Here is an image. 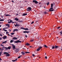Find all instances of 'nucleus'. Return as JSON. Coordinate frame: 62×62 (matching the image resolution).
Wrapping results in <instances>:
<instances>
[{
    "label": "nucleus",
    "mask_w": 62,
    "mask_h": 62,
    "mask_svg": "<svg viewBox=\"0 0 62 62\" xmlns=\"http://www.w3.org/2000/svg\"><path fill=\"white\" fill-rule=\"evenodd\" d=\"M22 61H24V60H23Z\"/></svg>",
    "instance_id": "obj_63"
},
{
    "label": "nucleus",
    "mask_w": 62,
    "mask_h": 62,
    "mask_svg": "<svg viewBox=\"0 0 62 62\" xmlns=\"http://www.w3.org/2000/svg\"><path fill=\"white\" fill-rule=\"evenodd\" d=\"M2 54V52H1L0 53V55H1V54Z\"/></svg>",
    "instance_id": "obj_45"
},
{
    "label": "nucleus",
    "mask_w": 62,
    "mask_h": 62,
    "mask_svg": "<svg viewBox=\"0 0 62 62\" xmlns=\"http://www.w3.org/2000/svg\"><path fill=\"white\" fill-rule=\"evenodd\" d=\"M40 50V49L39 48H38L37 49V51H39Z\"/></svg>",
    "instance_id": "obj_22"
},
{
    "label": "nucleus",
    "mask_w": 62,
    "mask_h": 62,
    "mask_svg": "<svg viewBox=\"0 0 62 62\" xmlns=\"http://www.w3.org/2000/svg\"><path fill=\"white\" fill-rule=\"evenodd\" d=\"M60 33H61V34H62V31H61L60 32Z\"/></svg>",
    "instance_id": "obj_42"
},
{
    "label": "nucleus",
    "mask_w": 62,
    "mask_h": 62,
    "mask_svg": "<svg viewBox=\"0 0 62 62\" xmlns=\"http://www.w3.org/2000/svg\"><path fill=\"white\" fill-rule=\"evenodd\" d=\"M40 4V3H39V4Z\"/></svg>",
    "instance_id": "obj_59"
},
{
    "label": "nucleus",
    "mask_w": 62,
    "mask_h": 62,
    "mask_svg": "<svg viewBox=\"0 0 62 62\" xmlns=\"http://www.w3.org/2000/svg\"><path fill=\"white\" fill-rule=\"evenodd\" d=\"M45 58L46 59H47V57L46 56L45 57Z\"/></svg>",
    "instance_id": "obj_38"
},
{
    "label": "nucleus",
    "mask_w": 62,
    "mask_h": 62,
    "mask_svg": "<svg viewBox=\"0 0 62 62\" xmlns=\"http://www.w3.org/2000/svg\"><path fill=\"white\" fill-rule=\"evenodd\" d=\"M28 30V29L27 28H24V30Z\"/></svg>",
    "instance_id": "obj_26"
},
{
    "label": "nucleus",
    "mask_w": 62,
    "mask_h": 62,
    "mask_svg": "<svg viewBox=\"0 0 62 62\" xmlns=\"http://www.w3.org/2000/svg\"><path fill=\"white\" fill-rule=\"evenodd\" d=\"M27 15V14H23V16H25V15Z\"/></svg>",
    "instance_id": "obj_21"
},
{
    "label": "nucleus",
    "mask_w": 62,
    "mask_h": 62,
    "mask_svg": "<svg viewBox=\"0 0 62 62\" xmlns=\"http://www.w3.org/2000/svg\"><path fill=\"white\" fill-rule=\"evenodd\" d=\"M1 46H3V45H1Z\"/></svg>",
    "instance_id": "obj_48"
},
{
    "label": "nucleus",
    "mask_w": 62,
    "mask_h": 62,
    "mask_svg": "<svg viewBox=\"0 0 62 62\" xmlns=\"http://www.w3.org/2000/svg\"><path fill=\"white\" fill-rule=\"evenodd\" d=\"M18 60V59H16L15 60H12V61L13 62H15V61H17Z\"/></svg>",
    "instance_id": "obj_14"
},
{
    "label": "nucleus",
    "mask_w": 62,
    "mask_h": 62,
    "mask_svg": "<svg viewBox=\"0 0 62 62\" xmlns=\"http://www.w3.org/2000/svg\"><path fill=\"white\" fill-rule=\"evenodd\" d=\"M27 10L28 11H30V10H31V7H28L27 8Z\"/></svg>",
    "instance_id": "obj_5"
},
{
    "label": "nucleus",
    "mask_w": 62,
    "mask_h": 62,
    "mask_svg": "<svg viewBox=\"0 0 62 62\" xmlns=\"http://www.w3.org/2000/svg\"><path fill=\"white\" fill-rule=\"evenodd\" d=\"M34 22H32L31 23V24H33V23H34Z\"/></svg>",
    "instance_id": "obj_46"
},
{
    "label": "nucleus",
    "mask_w": 62,
    "mask_h": 62,
    "mask_svg": "<svg viewBox=\"0 0 62 62\" xmlns=\"http://www.w3.org/2000/svg\"><path fill=\"white\" fill-rule=\"evenodd\" d=\"M26 45H27V46H28V45L29 46V45H30V44L28 43L26 44Z\"/></svg>",
    "instance_id": "obj_27"
},
{
    "label": "nucleus",
    "mask_w": 62,
    "mask_h": 62,
    "mask_svg": "<svg viewBox=\"0 0 62 62\" xmlns=\"http://www.w3.org/2000/svg\"><path fill=\"white\" fill-rule=\"evenodd\" d=\"M19 15V14H17L16 15L17 16V15Z\"/></svg>",
    "instance_id": "obj_49"
},
{
    "label": "nucleus",
    "mask_w": 62,
    "mask_h": 62,
    "mask_svg": "<svg viewBox=\"0 0 62 62\" xmlns=\"http://www.w3.org/2000/svg\"><path fill=\"white\" fill-rule=\"evenodd\" d=\"M15 20H16V21H18V20H19V19L17 18H15Z\"/></svg>",
    "instance_id": "obj_15"
},
{
    "label": "nucleus",
    "mask_w": 62,
    "mask_h": 62,
    "mask_svg": "<svg viewBox=\"0 0 62 62\" xmlns=\"http://www.w3.org/2000/svg\"><path fill=\"white\" fill-rule=\"evenodd\" d=\"M44 46L45 47H46V48H48V46H47L46 45H44Z\"/></svg>",
    "instance_id": "obj_25"
},
{
    "label": "nucleus",
    "mask_w": 62,
    "mask_h": 62,
    "mask_svg": "<svg viewBox=\"0 0 62 62\" xmlns=\"http://www.w3.org/2000/svg\"><path fill=\"white\" fill-rule=\"evenodd\" d=\"M0 60H2V59L1 58H0Z\"/></svg>",
    "instance_id": "obj_50"
},
{
    "label": "nucleus",
    "mask_w": 62,
    "mask_h": 62,
    "mask_svg": "<svg viewBox=\"0 0 62 62\" xmlns=\"http://www.w3.org/2000/svg\"><path fill=\"white\" fill-rule=\"evenodd\" d=\"M0 30H1V29H0Z\"/></svg>",
    "instance_id": "obj_58"
},
{
    "label": "nucleus",
    "mask_w": 62,
    "mask_h": 62,
    "mask_svg": "<svg viewBox=\"0 0 62 62\" xmlns=\"http://www.w3.org/2000/svg\"><path fill=\"white\" fill-rule=\"evenodd\" d=\"M1 21H4V20L1 19V20H0V22Z\"/></svg>",
    "instance_id": "obj_30"
},
{
    "label": "nucleus",
    "mask_w": 62,
    "mask_h": 62,
    "mask_svg": "<svg viewBox=\"0 0 62 62\" xmlns=\"http://www.w3.org/2000/svg\"><path fill=\"white\" fill-rule=\"evenodd\" d=\"M8 33H9L8 32H6V34H8Z\"/></svg>",
    "instance_id": "obj_39"
},
{
    "label": "nucleus",
    "mask_w": 62,
    "mask_h": 62,
    "mask_svg": "<svg viewBox=\"0 0 62 62\" xmlns=\"http://www.w3.org/2000/svg\"><path fill=\"white\" fill-rule=\"evenodd\" d=\"M24 33H28L29 32L27 31H25L23 32Z\"/></svg>",
    "instance_id": "obj_9"
},
{
    "label": "nucleus",
    "mask_w": 62,
    "mask_h": 62,
    "mask_svg": "<svg viewBox=\"0 0 62 62\" xmlns=\"http://www.w3.org/2000/svg\"><path fill=\"white\" fill-rule=\"evenodd\" d=\"M60 23H61V22H60Z\"/></svg>",
    "instance_id": "obj_60"
},
{
    "label": "nucleus",
    "mask_w": 62,
    "mask_h": 62,
    "mask_svg": "<svg viewBox=\"0 0 62 62\" xmlns=\"http://www.w3.org/2000/svg\"><path fill=\"white\" fill-rule=\"evenodd\" d=\"M53 4H51V8H53Z\"/></svg>",
    "instance_id": "obj_24"
},
{
    "label": "nucleus",
    "mask_w": 62,
    "mask_h": 62,
    "mask_svg": "<svg viewBox=\"0 0 62 62\" xmlns=\"http://www.w3.org/2000/svg\"><path fill=\"white\" fill-rule=\"evenodd\" d=\"M18 39V38H16V37H14L13 38V39H14V40H15V39Z\"/></svg>",
    "instance_id": "obj_16"
},
{
    "label": "nucleus",
    "mask_w": 62,
    "mask_h": 62,
    "mask_svg": "<svg viewBox=\"0 0 62 62\" xmlns=\"http://www.w3.org/2000/svg\"><path fill=\"white\" fill-rule=\"evenodd\" d=\"M60 28V27H58L57 28L59 29V28Z\"/></svg>",
    "instance_id": "obj_54"
},
{
    "label": "nucleus",
    "mask_w": 62,
    "mask_h": 62,
    "mask_svg": "<svg viewBox=\"0 0 62 62\" xmlns=\"http://www.w3.org/2000/svg\"><path fill=\"white\" fill-rule=\"evenodd\" d=\"M4 48H5V49H6V50H8V48L7 47H4Z\"/></svg>",
    "instance_id": "obj_33"
},
{
    "label": "nucleus",
    "mask_w": 62,
    "mask_h": 62,
    "mask_svg": "<svg viewBox=\"0 0 62 62\" xmlns=\"http://www.w3.org/2000/svg\"><path fill=\"white\" fill-rule=\"evenodd\" d=\"M1 18H0V20H1Z\"/></svg>",
    "instance_id": "obj_62"
},
{
    "label": "nucleus",
    "mask_w": 62,
    "mask_h": 62,
    "mask_svg": "<svg viewBox=\"0 0 62 62\" xmlns=\"http://www.w3.org/2000/svg\"><path fill=\"white\" fill-rule=\"evenodd\" d=\"M39 48L40 49H41V48H42V47H41V46H40V47H39Z\"/></svg>",
    "instance_id": "obj_35"
},
{
    "label": "nucleus",
    "mask_w": 62,
    "mask_h": 62,
    "mask_svg": "<svg viewBox=\"0 0 62 62\" xmlns=\"http://www.w3.org/2000/svg\"><path fill=\"white\" fill-rule=\"evenodd\" d=\"M18 58H21V56H19L18 57Z\"/></svg>",
    "instance_id": "obj_41"
},
{
    "label": "nucleus",
    "mask_w": 62,
    "mask_h": 62,
    "mask_svg": "<svg viewBox=\"0 0 62 62\" xmlns=\"http://www.w3.org/2000/svg\"><path fill=\"white\" fill-rule=\"evenodd\" d=\"M3 39H7V36H5L3 37Z\"/></svg>",
    "instance_id": "obj_13"
},
{
    "label": "nucleus",
    "mask_w": 62,
    "mask_h": 62,
    "mask_svg": "<svg viewBox=\"0 0 62 62\" xmlns=\"http://www.w3.org/2000/svg\"><path fill=\"white\" fill-rule=\"evenodd\" d=\"M2 39L1 38H0V39Z\"/></svg>",
    "instance_id": "obj_52"
},
{
    "label": "nucleus",
    "mask_w": 62,
    "mask_h": 62,
    "mask_svg": "<svg viewBox=\"0 0 62 62\" xmlns=\"http://www.w3.org/2000/svg\"><path fill=\"white\" fill-rule=\"evenodd\" d=\"M12 47L13 48V50H15V49H16V47H15V45H14L12 44Z\"/></svg>",
    "instance_id": "obj_2"
},
{
    "label": "nucleus",
    "mask_w": 62,
    "mask_h": 62,
    "mask_svg": "<svg viewBox=\"0 0 62 62\" xmlns=\"http://www.w3.org/2000/svg\"><path fill=\"white\" fill-rule=\"evenodd\" d=\"M11 22H12V21L10 20L9 21V22H8V23H10Z\"/></svg>",
    "instance_id": "obj_18"
},
{
    "label": "nucleus",
    "mask_w": 62,
    "mask_h": 62,
    "mask_svg": "<svg viewBox=\"0 0 62 62\" xmlns=\"http://www.w3.org/2000/svg\"><path fill=\"white\" fill-rule=\"evenodd\" d=\"M6 26H8V27H9V26L10 25H9V24H6Z\"/></svg>",
    "instance_id": "obj_10"
},
{
    "label": "nucleus",
    "mask_w": 62,
    "mask_h": 62,
    "mask_svg": "<svg viewBox=\"0 0 62 62\" xmlns=\"http://www.w3.org/2000/svg\"><path fill=\"white\" fill-rule=\"evenodd\" d=\"M32 56H35V55H34V54H33Z\"/></svg>",
    "instance_id": "obj_40"
},
{
    "label": "nucleus",
    "mask_w": 62,
    "mask_h": 62,
    "mask_svg": "<svg viewBox=\"0 0 62 62\" xmlns=\"http://www.w3.org/2000/svg\"><path fill=\"white\" fill-rule=\"evenodd\" d=\"M10 16V15H6V16Z\"/></svg>",
    "instance_id": "obj_29"
},
{
    "label": "nucleus",
    "mask_w": 62,
    "mask_h": 62,
    "mask_svg": "<svg viewBox=\"0 0 62 62\" xmlns=\"http://www.w3.org/2000/svg\"><path fill=\"white\" fill-rule=\"evenodd\" d=\"M14 33H11V35H14Z\"/></svg>",
    "instance_id": "obj_31"
},
{
    "label": "nucleus",
    "mask_w": 62,
    "mask_h": 62,
    "mask_svg": "<svg viewBox=\"0 0 62 62\" xmlns=\"http://www.w3.org/2000/svg\"><path fill=\"white\" fill-rule=\"evenodd\" d=\"M32 2H34L35 4H38V2L36 0H33Z\"/></svg>",
    "instance_id": "obj_7"
},
{
    "label": "nucleus",
    "mask_w": 62,
    "mask_h": 62,
    "mask_svg": "<svg viewBox=\"0 0 62 62\" xmlns=\"http://www.w3.org/2000/svg\"><path fill=\"white\" fill-rule=\"evenodd\" d=\"M10 42V43H12V42H13V40H11Z\"/></svg>",
    "instance_id": "obj_19"
},
{
    "label": "nucleus",
    "mask_w": 62,
    "mask_h": 62,
    "mask_svg": "<svg viewBox=\"0 0 62 62\" xmlns=\"http://www.w3.org/2000/svg\"><path fill=\"white\" fill-rule=\"evenodd\" d=\"M49 10V11H53L54 10V9H53V8H50Z\"/></svg>",
    "instance_id": "obj_4"
},
{
    "label": "nucleus",
    "mask_w": 62,
    "mask_h": 62,
    "mask_svg": "<svg viewBox=\"0 0 62 62\" xmlns=\"http://www.w3.org/2000/svg\"><path fill=\"white\" fill-rule=\"evenodd\" d=\"M47 5H49V2H48L47 3Z\"/></svg>",
    "instance_id": "obj_34"
},
{
    "label": "nucleus",
    "mask_w": 62,
    "mask_h": 62,
    "mask_svg": "<svg viewBox=\"0 0 62 62\" xmlns=\"http://www.w3.org/2000/svg\"><path fill=\"white\" fill-rule=\"evenodd\" d=\"M47 12H44V14H46Z\"/></svg>",
    "instance_id": "obj_47"
},
{
    "label": "nucleus",
    "mask_w": 62,
    "mask_h": 62,
    "mask_svg": "<svg viewBox=\"0 0 62 62\" xmlns=\"http://www.w3.org/2000/svg\"><path fill=\"white\" fill-rule=\"evenodd\" d=\"M3 35L1 34H0V36H1L2 37Z\"/></svg>",
    "instance_id": "obj_44"
},
{
    "label": "nucleus",
    "mask_w": 62,
    "mask_h": 62,
    "mask_svg": "<svg viewBox=\"0 0 62 62\" xmlns=\"http://www.w3.org/2000/svg\"><path fill=\"white\" fill-rule=\"evenodd\" d=\"M46 53H45V55H46Z\"/></svg>",
    "instance_id": "obj_61"
},
{
    "label": "nucleus",
    "mask_w": 62,
    "mask_h": 62,
    "mask_svg": "<svg viewBox=\"0 0 62 62\" xmlns=\"http://www.w3.org/2000/svg\"><path fill=\"white\" fill-rule=\"evenodd\" d=\"M25 37H26V38H27V35H25Z\"/></svg>",
    "instance_id": "obj_53"
},
{
    "label": "nucleus",
    "mask_w": 62,
    "mask_h": 62,
    "mask_svg": "<svg viewBox=\"0 0 62 62\" xmlns=\"http://www.w3.org/2000/svg\"><path fill=\"white\" fill-rule=\"evenodd\" d=\"M8 27H5L3 29V31H4L5 32H7V30H5L6 29H8Z\"/></svg>",
    "instance_id": "obj_3"
},
{
    "label": "nucleus",
    "mask_w": 62,
    "mask_h": 62,
    "mask_svg": "<svg viewBox=\"0 0 62 62\" xmlns=\"http://www.w3.org/2000/svg\"><path fill=\"white\" fill-rule=\"evenodd\" d=\"M33 41H34V40H31V42H33Z\"/></svg>",
    "instance_id": "obj_43"
},
{
    "label": "nucleus",
    "mask_w": 62,
    "mask_h": 62,
    "mask_svg": "<svg viewBox=\"0 0 62 62\" xmlns=\"http://www.w3.org/2000/svg\"><path fill=\"white\" fill-rule=\"evenodd\" d=\"M57 47H58V46H56L55 47V48L56 49L57 48Z\"/></svg>",
    "instance_id": "obj_32"
},
{
    "label": "nucleus",
    "mask_w": 62,
    "mask_h": 62,
    "mask_svg": "<svg viewBox=\"0 0 62 62\" xmlns=\"http://www.w3.org/2000/svg\"><path fill=\"white\" fill-rule=\"evenodd\" d=\"M11 46H9L8 47V49L10 50V48H11Z\"/></svg>",
    "instance_id": "obj_23"
},
{
    "label": "nucleus",
    "mask_w": 62,
    "mask_h": 62,
    "mask_svg": "<svg viewBox=\"0 0 62 62\" xmlns=\"http://www.w3.org/2000/svg\"><path fill=\"white\" fill-rule=\"evenodd\" d=\"M1 27V25H0V27Z\"/></svg>",
    "instance_id": "obj_56"
},
{
    "label": "nucleus",
    "mask_w": 62,
    "mask_h": 62,
    "mask_svg": "<svg viewBox=\"0 0 62 62\" xmlns=\"http://www.w3.org/2000/svg\"><path fill=\"white\" fill-rule=\"evenodd\" d=\"M7 42V41H5L4 42H3L2 43L4 44V43H6Z\"/></svg>",
    "instance_id": "obj_17"
},
{
    "label": "nucleus",
    "mask_w": 62,
    "mask_h": 62,
    "mask_svg": "<svg viewBox=\"0 0 62 62\" xmlns=\"http://www.w3.org/2000/svg\"><path fill=\"white\" fill-rule=\"evenodd\" d=\"M21 29H23L24 30V28H23V27H21Z\"/></svg>",
    "instance_id": "obj_37"
},
{
    "label": "nucleus",
    "mask_w": 62,
    "mask_h": 62,
    "mask_svg": "<svg viewBox=\"0 0 62 62\" xmlns=\"http://www.w3.org/2000/svg\"><path fill=\"white\" fill-rule=\"evenodd\" d=\"M16 43H18V42H21V41L19 40H18L16 41H15Z\"/></svg>",
    "instance_id": "obj_8"
},
{
    "label": "nucleus",
    "mask_w": 62,
    "mask_h": 62,
    "mask_svg": "<svg viewBox=\"0 0 62 62\" xmlns=\"http://www.w3.org/2000/svg\"><path fill=\"white\" fill-rule=\"evenodd\" d=\"M54 46H53L52 48V49H54Z\"/></svg>",
    "instance_id": "obj_36"
},
{
    "label": "nucleus",
    "mask_w": 62,
    "mask_h": 62,
    "mask_svg": "<svg viewBox=\"0 0 62 62\" xmlns=\"http://www.w3.org/2000/svg\"><path fill=\"white\" fill-rule=\"evenodd\" d=\"M19 51V49L16 48V50H15V52H18Z\"/></svg>",
    "instance_id": "obj_6"
},
{
    "label": "nucleus",
    "mask_w": 62,
    "mask_h": 62,
    "mask_svg": "<svg viewBox=\"0 0 62 62\" xmlns=\"http://www.w3.org/2000/svg\"><path fill=\"white\" fill-rule=\"evenodd\" d=\"M21 54H22L23 55H24V54H25V53L23 52H22Z\"/></svg>",
    "instance_id": "obj_20"
},
{
    "label": "nucleus",
    "mask_w": 62,
    "mask_h": 62,
    "mask_svg": "<svg viewBox=\"0 0 62 62\" xmlns=\"http://www.w3.org/2000/svg\"><path fill=\"white\" fill-rule=\"evenodd\" d=\"M12 2H13H13H14V1H12Z\"/></svg>",
    "instance_id": "obj_55"
},
{
    "label": "nucleus",
    "mask_w": 62,
    "mask_h": 62,
    "mask_svg": "<svg viewBox=\"0 0 62 62\" xmlns=\"http://www.w3.org/2000/svg\"><path fill=\"white\" fill-rule=\"evenodd\" d=\"M4 15V16H6V14H5Z\"/></svg>",
    "instance_id": "obj_51"
},
{
    "label": "nucleus",
    "mask_w": 62,
    "mask_h": 62,
    "mask_svg": "<svg viewBox=\"0 0 62 62\" xmlns=\"http://www.w3.org/2000/svg\"><path fill=\"white\" fill-rule=\"evenodd\" d=\"M25 53H26V54H29L30 53L29 52H25Z\"/></svg>",
    "instance_id": "obj_28"
},
{
    "label": "nucleus",
    "mask_w": 62,
    "mask_h": 62,
    "mask_svg": "<svg viewBox=\"0 0 62 62\" xmlns=\"http://www.w3.org/2000/svg\"><path fill=\"white\" fill-rule=\"evenodd\" d=\"M18 31V30L17 29H15L13 31V32H14L15 31Z\"/></svg>",
    "instance_id": "obj_11"
},
{
    "label": "nucleus",
    "mask_w": 62,
    "mask_h": 62,
    "mask_svg": "<svg viewBox=\"0 0 62 62\" xmlns=\"http://www.w3.org/2000/svg\"><path fill=\"white\" fill-rule=\"evenodd\" d=\"M30 48H31V47H32V46H30Z\"/></svg>",
    "instance_id": "obj_57"
},
{
    "label": "nucleus",
    "mask_w": 62,
    "mask_h": 62,
    "mask_svg": "<svg viewBox=\"0 0 62 62\" xmlns=\"http://www.w3.org/2000/svg\"><path fill=\"white\" fill-rule=\"evenodd\" d=\"M57 38H58V37H57Z\"/></svg>",
    "instance_id": "obj_64"
},
{
    "label": "nucleus",
    "mask_w": 62,
    "mask_h": 62,
    "mask_svg": "<svg viewBox=\"0 0 62 62\" xmlns=\"http://www.w3.org/2000/svg\"><path fill=\"white\" fill-rule=\"evenodd\" d=\"M15 26H19V24H18L17 23H16V24H14Z\"/></svg>",
    "instance_id": "obj_12"
},
{
    "label": "nucleus",
    "mask_w": 62,
    "mask_h": 62,
    "mask_svg": "<svg viewBox=\"0 0 62 62\" xmlns=\"http://www.w3.org/2000/svg\"><path fill=\"white\" fill-rule=\"evenodd\" d=\"M4 54H6V56H9L10 55V54L6 52H4Z\"/></svg>",
    "instance_id": "obj_1"
}]
</instances>
